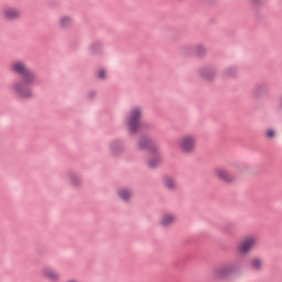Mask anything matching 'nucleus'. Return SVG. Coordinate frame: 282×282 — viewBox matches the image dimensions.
I'll return each mask as SVG.
<instances>
[{
    "label": "nucleus",
    "instance_id": "nucleus-4",
    "mask_svg": "<svg viewBox=\"0 0 282 282\" xmlns=\"http://www.w3.org/2000/svg\"><path fill=\"white\" fill-rule=\"evenodd\" d=\"M257 243H259L257 236H246L238 242L237 251L239 254H250Z\"/></svg>",
    "mask_w": 282,
    "mask_h": 282
},
{
    "label": "nucleus",
    "instance_id": "nucleus-14",
    "mask_svg": "<svg viewBox=\"0 0 282 282\" xmlns=\"http://www.w3.org/2000/svg\"><path fill=\"white\" fill-rule=\"evenodd\" d=\"M72 23H74V20L69 15H64V17L59 18V20H58V26L62 30L72 28Z\"/></svg>",
    "mask_w": 282,
    "mask_h": 282
},
{
    "label": "nucleus",
    "instance_id": "nucleus-9",
    "mask_svg": "<svg viewBox=\"0 0 282 282\" xmlns=\"http://www.w3.org/2000/svg\"><path fill=\"white\" fill-rule=\"evenodd\" d=\"M41 275L44 276V279H47L48 281H54V282L61 281V274L58 273V271L52 268L42 269Z\"/></svg>",
    "mask_w": 282,
    "mask_h": 282
},
{
    "label": "nucleus",
    "instance_id": "nucleus-2",
    "mask_svg": "<svg viewBox=\"0 0 282 282\" xmlns=\"http://www.w3.org/2000/svg\"><path fill=\"white\" fill-rule=\"evenodd\" d=\"M176 147L181 153L188 155L195 153L197 149V137L195 134H183L176 142Z\"/></svg>",
    "mask_w": 282,
    "mask_h": 282
},
{
    "label": "nucleus",
    "instance_id": "nucleus-13",
    "mask_svg": "<svg viewBox=\"0 0 282 282\" xmlns=\"http://www.w3.org/2000/svg\"><path fill=\"white\" fill-rule=\"evenodd\" d=\"M163 186L167 188V191H175L177 188V181L173 176H165L163 178Z\"/></svg>",
    "mask_w": 282,
    "mask_h": 282
},
{
    "label": "nucleus",
    "instance_id": "nucleus-3",
    "mask_svg": "<svg viewBox=\"0 0 282 282\" xmlns=\"http://www.w3.org/2000/svg\"><path fill=\"white\" fill-rule=\"evenodd\" d=\"M143 113L144 110L142 109V107L131 108L126 124L132 133H135V131L140 129V120H142Z\"/></svg>",
    "mask_w": 282,
    "mask_h": 282
},
{
    "label": "nucleus",
    "instance_id": "nucleus-20",
    "mask_svg": "<svg viewBox=\"0 0 282 282\" xmlns=\"http://www.w3.org/2000/svg\"><path fill=\"white\" fill-rule=\"evenodd\" d=\"M117 148H118V144L111 145L112 151H116Z\"/></svg>",
    "mask_w": 282,
    "mask_h": 282
},
{
    "label": "nucleus",
    "instance_id": "nucleus-7",
    "mask_svg": "<svg viewBox=\"0 0 282 282\" xmlns=\"http://www.w3.org/2000/svg\"><path fill=\"white\" fill-rule=\"evenodd\" d=\"M232 272H235V267L224 265V267L216 268L214 270V276H216V279H226L227 276H230Z\"/></svg>",
    "mask_w": 282,
    "mask_h": 282
},
{
    "label": "nucleus",
    "instance_id": "nucleus-5",
    "mask_svg": "<svg viewBox=\"0 0 282 282\" xmlns=\"http://www.w3.org/2000/svg\"><path fill=\"white\" fill-rule=\"evenodd\" d=\"M4 21H19L21 19V9L17 7H6L1 11Z\"/></svg>",
    "mask_w": 282,
    "mask_h": 282
},
{
    "label": "nucleus",
    "instance_id": "nucleus-11",
    "mask_svg": "<svg viewBox=\"0 0 282 282\" xmlns=\"http://www.w3.org/2000/svg\"><path fill=\"white\" fill-rule=\"evenodd\" d=\"M158 144L149 138H141L139 140V149H148L149 153H151V151H158Z\"/></svg>",
    "mask_w": 282,
    "mask_h": 282
},
{
    "label": "nucleus",
    "instance_id": "nucleus-6",
    "mask_svg": "<svg viewBox=\"0 0 282 282\" xmlns=\"http://www.w3.org/2000/svg\"><path fill=\"white\" fill-rule=\"evenodd\" d=\"M214 175L225 184H235L237 182V175L230 174L224 169H216Z\"/></svg>",
    "mask_w": 282,
    "mask_h": 282
},
{
    "label": "nucleus",
    "instance_id": "nucleus-15",
    "mask_svg": "<svg viewBox=\"0 0 282 282\" xmlns=\"http://www.w3.org/2000/svg\"><path fill=\"white\" fill-rule=\"evenodd\" d=\"M117 194L123 202H129V198L133 196V192L129 188H120Z\"/></svg>",
    "mask_w": 282,
    "mask_h": 282
},
{
    "label": "nucleus",
    "instance_id": "nucleus-12",
    "mask_svg": "<svg viewBox=\"0 0 282 282\" xmlns=\"http://www.w3.org/2000/svg\"><path fill=\"white\" fill-rule=\"evenodd\" d=\"M199 76L204 78V80H213V78L217 76V72L213 68H202L199 69Z\"/></svg>",
    "mask_w": 282,
    "mask_h": 282
},
{
    "label": "nucleus",
    "instance_id": "nucleus-18",
    "mask_svg": "<svg viewBox=\"0 0 282 282\" xmlns=\"http://www.w3.org/2000/svg\"><path fill=\"white\" fill-rule=\"evenodd\" d=\"M97 76H98V78H100L102 80V79L107 78V72L105 69H100V70H98Z\"/></svg>",
    "mask_w": 282,
    "mask_h": 282
},
{
    "label": "nucleus",
    "instance_id": "nucleus-16",
    "mask_svg": "<svg viewBox=\"0 0 282 282\" xmlns=\"http://www.w3.org/2000/svg\"><path fill=\"white\" fill-rule=\"evenodd\" d=\"M251 268H253V270H261V268H263V260H261V259H253L251 261Z\"/></svg>",
    "mask_w": 282,
    "mask_h": 282
},
{
    "label": "nucleus",
    "instance_id": "nucleus-17",
    "mask_svg": "<svg viewBox=\"0 0 282 282\" xmlns=\"http://www.w3.org/2000/svg\"><path fill=\"white\" fill-rule=\"evenodd\" d=\"M69 180H70V183L73 184V186H80V184L83 182V180H80L79 176L76 174H70Z\"/></svg>",
    "mask_w": 282,
    "mask_h": 282
},
{
    "label": "nucleus",
    "instance_id": "nucleus-8",
    "mask_svg": "<svg viewBox=\"0 0 282 282\" xmlns=\"http://www.w3.org/2000/svg\"><path fill=\"white\" fill-rule=\"evenodd\" d=\"M162 162V154H160V148H156V151H150V158L148 160V166L150 169H155Z\"/></svg>",
    "mask_w": 282,
    "mask_h": 282
},
{
    "label": "nucleus",
    "instance_id": "nucleus-19",
    "mask_svg": "<svg viewBox=\"0 0 282 282\" xmlns=\"http://www.w3.org/2000/svg\"><path fill=\"white\" fill-rule=\"evenodd\" d=\"M265 135L267 138H274V130H267Z\"/></svg>",
    "mask_w": 282,
    "mask_h": 282
},
{
    "label": "nucleus",
    "instance_id": "nucleus-1",
    "mask_svg": "<svg viewBox=\"0 0 282 282\" xmlns=\"http://www.w3.org/2000/svg\"><path fill=\"white\" fill-rule=\"evenodd\" d=\"M11 72L20 74L22 79L17 80L11 85V91L18 98L28 100L34 96L32 91V85L36 83V74L33 70L28 69V65L23 61H15L11 64Z\"/></svg>",
    "mask_w": 282,
    "mask_h": 282
},
{
    "label": "nucleus",
    "instance_id": "nucleus-10",
    "mask_svg": "<svg viewBox=\"0 0 282 282\" xmlns=\"http://www.w3.org/2000/svg\"><path fill=\"white\" fill-rule=\"evenodd\" d=\"M175 221H177V216L173 213L163 214L160 218V224L164 226V228H169L170 226H173Z\"/></svg>",
    "mask_w": 282,
    "mask_h": 282
}]
</instances>
